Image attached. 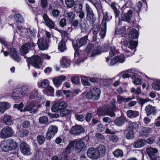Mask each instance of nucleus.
Returning a JSON list of instances; mask_svg holds the SVG:
<instances>
[{
	"mask_svg": "<svg viewBox=\"0 0 160 160\" xmlns=\"http://www.w3.org/2000/svg\"><path fill=\"white\" fill-rule=\"evenodd\" d=\"M28 86L27 85L23 86L19 88L22 97H23L27 92L28 90Z\"/></svg>",
	"mask_w": 160,
	"mask_h": 160,
	"instance_id": "8fccbe9b",
	"label": "nucleus"
},
{
	"mask_svg": "<svg viewBox=\"0 0 160 160\" xmlns=\"http://www.w3.org/2000/svg\"><path fill=\"white\" fill-rule=\"evenodd\" d=\"M27 61L29 62L34 67L39 68H40V64L41 62V59L40 57L37 55L32 56L28 59H27Z\"/></svg>",
	"mask_w": 160,
	"mask_h": 160,
	"instance_id": "1a4fd4ad",
	"label": "nucleus"
},
{
	"mask_svg": "<svg viewBox=\"0 0 160 160\" xmlns=\"http://www.w3.org/2000/svg\"><path fill=\"white\" fill-rule=\"evenodd\" d=\"M45 140V137L42 135H38L37 137V141L39 145L43 144Z\"/></svg>",
	"mask_w": 160,
	"mask_h": 160,
	"instance_id": "864d4df0",
	"label": "nucleus"
},
{
	"mask_svg": "<svg viewBox=\"0 0 160 160\" xmlns=\"http://www.w3.org/2000/svg\"><path fill=\"white\" fill-rule=\"evenodd\" d=\"M88 35H86L81 38L80 39H78L76 44L73 43V47L74 49H76L86 45L88 42Z\"/></svg>",
	"mask_w": 160,
	"mask_h": 160,
	"instance_id": "4468645a",
	"label": "nucleus"
},
{
	"mask_svg": "<svg viewBox=\"0 0 160 160\" xmlns=\"http://www.w3.org/2000/svg\"><path fill=\"white\" fill-rule=\"evenodd\" d=\"M74 0H65V3L68 8H72L75 5Z\"/></svg>",
	"mask_w": 160,
	"mask_h": 160,
	"instance_id": "603ef678",
	"label": "nucleus"
},
{
	"mask_svg": "<svg viewBox=\"0 0 160 160\" xmlns=\"http://www.w3.org/2000/svg\"><path fill=\"white\" fill-rule=\"evenodd\" d=\"M116 101L114 99H112L111 101V104L110 106H108L107 107L110 108V110H111V111H112L114 112V111L115 110H116L118 108L115 106L114 104L115 103Z\"/></svg>",
	"mask_w": 160,
	"mask_h": 160,
	"instance_id": "49530a36",
	"label": "nucleus"
},
{
	"mask_svg": "<svg viewBox=\"0 0 160 160\" xmlns=\"http://www.w3.org/2000/svg\"><path fill=\"white\" fill-rule=\"evenodd\" d=\"M23 110L24 112L28 111L30 113H34L37 111V108L34 102L32 101L24 108Z\"/></svg>",
	"mask_w": 160,
	"mask_h": 160,
	"instance_id": "f3484780",
	"label": "nucleus"
},
{
	"mask_svg": "<svg viewBox=\"0 0 160 160\" xmlns=\"http://www.w3.org/2000/svg\"><path fill=\"white\" fill-rule=\"evenodd\" d=\"M96 148L100 157L104 156L106 153V149L104 145H100Z\"/></svg>",
	"mask_w": 160,
	"mask_h": 160,
	"instance_id": "cd10ccee",
	"label": "nucleus"
},
{
	"mask_svg": "<svg viewBox=\"0 0 160 160\" xmlns=\"http://www.w3.org/2000/svg\"><path fill=\"white\" fill-rule=\"evenodd\" d=\"M71 112V111L68 109H64L60 112V115L62 117H65L67 115L70 113Z\"/></svg>",
	"mask_w": 160,
	"mask_h": 160,
	"instance_id": "4d7b16f0",
	"label": "nucleus"
},
{
	"mask_svg": "<svg viewBox=\"0 0 160 160\" xmlns=\"http://www.w3.org/2000/svg\"><path fill=\"white\" fill-rule=\"evenodd\" d=\"M113 154L114 157L116 158H121L123 156V151L120 149L116 150L113 152Z\"/></svg>",
	"mask_w": 160,
	"mask_h": 160,
	"instance_id": "58836bf2",
	"label": "nucleus"
},
{
	"mask_svg": "<svg viewBox=\"0 0 160 160\" xmlns=\"http://www.w3.org/2000/svg\"><path fill=\"white\" fill-rule=\"evenodd\" d=\"M11 106L10 104L7 102H0V112L4 113L5 111Z\"/></svg>",
	"mask_w": 160,
	"mask_h": 160,
	"instance_id": "393cba45",
	"label": "nucleus"
},
{
	"mask_svg": "<svg viewBox=\"0 0 160 160\" xmlns=\"http://www.w3.org/2000/svg\"><path fill=\"white\" fill-rule=\"evenodd\" d=\"M91 90L92 93L95 100L98 99L100 98L101 93L100 89L98 88H95L91 89Z\"/></svg>",
	"mask_w": 160,
	"mask_h": 160,
	"instance_id": "c756f323",
	"label": "nucleus"
},
{
	"mask_svg": "<svg viewBox=\"0 0 160 160\" xmlns=\"http://www.w3.org/2000/svg\"><path fill=\"white\" fill-rule=\"evenodd\" d=\"M58 49L61 52H63L66 49V44L64 41L61 40L59 42L58 46Z\"/></svg>",
	"mask_w": 160,
	"mask_h": 160,
	"instance_id": "ea45409f",
	"label": "nucleus"
},
{
	"mask_svg": "<svg viewBox=\"0 0 160 160\" xmlns=\"http://www.w3.org/2000/svg\"><path fill=\"white\" fill-rule=\"evenodd\" d=\"M138 33L137 30L134 29H132L128 34V37L130 39H133L137 38Z\"/></svg>",
	"mask_w": 160,
	"mask_h": 160,
	"instance_id": "7c9ffc66",
	"label": "nucleus"
},
{
	"mask_svg": "<svg viewBox=\"0 0 160 160\" xmlns=\"http://www.w3.org/2000/svg\"><path fill=\"white\" fill-rule=\"evenodd\" d=\"M73 142H70L66 147L65 151L64 152H65L66 154H70L73 150Z\"/></svg>",
	"mask_w": 160,
	"mask_h": 160,
	"instance_id": "4c0bfd02",
	"label": "nucleus"
},
{
	"mask_svg": "<svg viewBox=\"0 0 160 160\" xmlns=\"http://www.w3.org/2000/svg\"><path fill=\"white\" fill-rule=\"evenodd\" d=\"M20 149L21 152L24 155H30L31 149L29 146L25 142H23L21 144Z\"/></svg>",
	"mask_w": 160,
	"mask_h": 160,
	"instance_id": "2eb2a0df",
	"label": "nucleus"
},
{
	"mask_svg": "<svg viewBox=\"0 0 160 160\" xmlns=\"http://www.w3.org/2000/svg\"><path fill=\"white\" fill-rule=\"evenodd\" d=\"M36 44L32 42H30L23 45L20 49V52L22 54H25L28 52L30 49L34 48Z\"/></svg>",
	"mask_w": 160,
	"mask_h": 160,
	"instance_id": "9d476101",
	"label": "nucleus"
},
{
	"mask_svg": "<svg viewBox=\"0 0 160 160\" xmlns=\"http://www.w3.org/2000/svg\"><path fill=\"white\" fill-rule=\"evenodd\" d=\"M126 122L125 118L122 117L117 118L115 121V124L118 126H122Z\"/></svg>",
	"mask_w": 160,
	"mask_h": 160,
	"instance_id": "c9c22d12",
	"label": "nucleus"
},
{
	"mask_svg": "<svg viewBox=\"0 0 160 160\" xmlns=\"http://www.w3.org/2000/svg\"><path fill=\"white\" fill-rule=\"evenodd\" d=\"M72 142H73V146H74L75 151L76 153L82 152L85 149V144L83 140H76Z\"/></svg>",
	"mask_w": 160,
	"mask_h": 160,
	"instance_id": "423d86ee",
	"label": "nucleus"
},
{
	"mask_svg": "<svg viewBox=\"0 0 160 160\" xmlns=\"http://www.w3.org/2000/svg\"><path fill=\"white\" fill-rule=\"evenodd\" d=\"M94 48V45L92 44H88L86 48V52L88 54L91 52L92 51Z\"/></svg>",
	"mask_w": 160,
	"mask_h": 160,
	"instance_id": "3c124183",
	"label": "nucleus"
},
{
	"mask_svg": "<svg viewBox=\"0 0 160 160\" xmlns=\"http://www.w3.org/2000/svg\"><path fill=\"white\" fill-rule=\"evenodd\" d=\"M88 156L93 159H97L100 158L96 148H91L88 149L87 152Z\"/></svg>",
	"mask_w": 160,
	"mask_h": 160,
	"instance_id": "ddd939ff",
	"label": "nucleus"
},
{
	"mask_svg": "<svg viewBox=\"0 0 160 160\" xmlns=\"http://www.w3.org/2000/svg\"><path fill=\"white\" fill-rule=\"evenodd\" d=\"M39 122L41 124H46L48 122V119L47 117L42 116L39 118Z\"/></svg>",
	"mask_w": 160,
	"mask_h": 160,
	"instance_id": "5fc2aeb1",
	"label": "nucleus"
},
{
	"mask_svg": "<svg viewBox=\"0 0 160 160\" xmlns=\"http://www.w3.org/2000/svg\"><path fill=\"white\" fill-rule=\"evenodd\" d=\"M37 44L39 49L41 50H46L48 48V44L46 40L43 38H40L38 39Z\"/></svg>",
	"mask_w": 160,
	"mask_h": 160,
	"instance_id": "6ab92c4d",
	"label": "nucleus"
},
{
	"mask_svg": "<svg viewBox=\"0 0 160 160\" xmlns=\"http://www.w3.org/2000/svg\"><path fill=\"white\" fill-rule=\"evenodd\" d=\"M12 96L14 99H18L22 97L19 88L14 89L12 92Z\"/></svg>",
	"mask_w": 160,
	"mask_h": 160,
	"instance_id": "2f4dec72",
	"label": "nucleus"
},
{
	"mask_svg": "<svg viewBox=\"0 0 160 160\" xmlns=\"http://www.w3.org/2000/svg\"><path fill=\"white\" fill-rule=\"evenodd\" d=\"M146 153L150 157L152 158V157L158 156V149L152 147L146 148Z\"/></svg>",
	"mask_w": 160,
	"mask_h": 160,
	"instance_id": "412c9836",
	"label": "nucleus"
},
{
	"mask_svg": "<svg viewBox=\"0 0 160 160\" xmlns=\"http://www.w3.org/2000/svg\"><path fill=\"white\" fill-rule=\"evenodd\" d=\"M135 70L133 69H128L124 72V73L122 75L123 78H127L131 77L132 78L134 77V74Z\"/></svg>",
	"mask_w": 160,
	"mask_h": 160,
	"instance_id": "bb28decb",
	"label": "nucleus"
},
{
	"mask_svg": "<svg viewBox=\"0 0 160 160\" xmlns=\"http://www.w3.org/2000/svg\"><path fill=\"white\" fill-rule=\"evenodd\" d=\"M14 134V131L11 128L6 126L2 128L0 131V137L5 138L12 136Z\"/></svg>",
	"mask_w": 160,
	"mask_h": 160,
	"instance_id": "39448f33",
	"label": "nucleus"
},
{
	"mask_svg": "<svg viewBox=\"0 0 160 160\" xmlns=\"http://www.w3.org/2000/svg\"><path fill=\"white\" fill-rule=\"evenodd\" d=\"M146 140L143 139H138L136 140L132 144L133 147L138 148L144 146L145 145Z\"/></svg>",
	"mask_w": 160,
	"mask_h": 160,
	"instance_id": "b1692460",
	"label": "nucleus"
},
{
	"mask_svg": "<svg viewBox=\"0 0 160 160\" xmlns=\"http://www.w3.org/2000/svg\"><path fill=\"white\" fill-rule=\"evenodd\" d=\"M117 100L118 101L119 103H121L122 102H128L129 101H131V99L129 98H126L123 97L118 96V97Z\"/></svg>",
	"mask_w": 160,
	"mask_h": 160,
	"instance_id": "a18cd8bd",
	"label": "nucleus"
},
{
	"mask_svg": "<svg viewBox=\"0 0 160 160\" xmlns=\"http://www.w3.org/2000/svg\"><path fill=\"white\" fill-rule=\"evenodd\" d=\"M82 5L81 4H76L74 7L75 11L77 13L82 11Z\"/></svg>",
	"mask_w": 160,
	"mask_h": 160,
	"instance_id": "6e6d98bb",
	"label": "nucleus"
},
{
	"mask_svg": "<svg viewBox=\"0 0 160 160\" xmlns=\"http://www.w3.org/2000/svg\"><path fill=\"white\" fill-rule=\"evenodd\" d=\"M110 108L107 107L106 108H100L98 109V114L99 116L108 115L111 117H114L115 113L112 111H111Z\"/></svg>",
	"mask_w": 160,
	"mask_h": 160,
	"instance_id": "6e6552de",
	"label": "nucleus"
},
{
	"mask_svg": "<svg viewBox=\"0 0 160 160\" xmlns=\"http://www.w3.org/2000/svg\"><path fill=\"white\" fill-rule=\"evenodd\" d=\"M75 117L76 119L78 121L82 122L84 120V116L82 115L76 113L75 114Z\"/></svg>",
	"mask_w": 160,
	"mask_h": 160,
	"instance_id": "774afa93",
	"label": "nucleus"
},
{
	"mask_svg": "<svg viewBox=\"0 0 160 160\" xmlns=\"http://www.w3.org/2000/svg\"><path fill=\"white\" fill-rule=\"evenodd\" d=\"M128 117L130 118H133L138 117L139 115V112L136 111L128 110L127 112Z\"/></svg>",
	"mask_w": 160,
	"mask_h": 160,
	"instance_id": "c85d7f7f",
	"label": "nucleus"
},
{
	"mask_svg": "<svg viewBox=\"0 0 160 160\" xmlns=\"http://www.w3.org/2000/svg\"><path fill=\"white\" fill-rule=\"evenodd\" d=\"M67 18L70 22H72L75 18V15L72 12L67 13Z\"/></svg>",
	"mask_w": 160,
	"mask_h": 160,
	"instance_id": "c03bdc74",
	"label": "nucleus"
},
{
	"mask_svg": "<svg viewBox=\"0 0 160 160\" xmlns=\"http://www.w3.org/2000/svg\"><path fill=\"white\" fill-rule=\"evenodd\" d=\"M79 22L80 21L77 19L73 20L71 22H72L71 24L72 26L75 29L77 28L79 24Z\"/></svg>",
	"mask_w": 160,
	"mask_h": 160,
	"instance_id": "0e129e2a",
	"label": "nucleus"
},
{
	"mask_svg": "<svg viewBox=\"0 0 160 160\" xmlns=\"http://www.w3.org/2000/svg\"><path fill=\"white\" fill-rule=\"evenodd\" d=\"M70 61L69 59L65 57L62 58L61 63L62 67L65 68L69 67L70 64Z\"/></svg>",
	"mask_w": 160,
	"mask_h": 160,
	"instance_id": "72a5a7b5",
	"label": "nucleus"
},
{
	"mask_svg": "<svg viewBox=\"0 0 160 160\" xmlns=\"http://www.w3.org/2000/svg\"><path fill=\"white\" fill-rule=\"evenodd\" d=\"M17 27L18 30V32L21 35H23L27 30L25 28L22 26H18Z\"/></svg>",
	"mask_w": 160,
	"mask_h": 160,
	"instance_id": "bf43d9fd",
	"label": "nucleus"
},
{
	"mask_svg": "<svg viewBox=\"0 0 160 160\" xmlns=\"http://www.w3.org/2000/svg\"><path fill=\"white\" fill-rule=\"evenodd\" d=\"M101 47L100 46H98L93 49V51L91 52V57H93L98 54H99L101 53Z\"/></svg>",
	"mask_w": 160,
	"mask_h": 160,
	"instance_id": "f704fd0d",
	"label": "nucleus"
},
{
	"mask_svg": "<svg viewBox=\"0 0 160 160\" xmlns=\"http://www.w3.org/2000/svg\"><path fill=\"white\" fill-rule=\"evenodd\" d=\"M102 12L103 13V18L100 27L94 25L93 29V37L96 40L99 39V38L102 39L104 38L106 31V22L110 20L112 18V16L108 12L104 13L103 11Z\"/></svg>",
	"mask_w": 160,
	"mask_h": 160,
	"instance_id": "f257e3e1",
	"label": "nucleus"
},
{
	"mask_svg": "<svg viewBox=\"0 0 160 160\" xmlns=\"http://www.w3.org/2000/svg\"><path fill=\"white\" fill-rule=\"evenodd\" d=\"M121 19L123 21L128 22H130V18L128 16V15H127L126 14H123L122 15Z\"/></svg>",
	"mask_w": 160,
	"mask_h": 160,
	"instance_id": "69168bd1",
	"label": "nucleus"
},
{
	"mask_svg": "<svg viewBox=\"0 0 160 160\" xmlns=\"http://www.w3.org/2000/svg\"><path fill=\"white\" fill-rule=\"evenodd\" d=\"M49 82L47 79L43 80L41 84V87L43 88H47L49 85Z\"/></svg>",
	"mask_w": 160,
	"mask_h": 160,
	"instance_id": "e2e57ef3",
	"label": "nucleus"
},
{
	"mask_svg": "<svg viewBox=\"0 0 160 160\" xmlns=\"http://www.w3.org/2000/svg\"><path fill=\"white\" fill-rule=\"evenodd\" d=\"M142 8V2L141 1H138L136 4L134 8L135 10L137 12H139L141 10Z\"/></svg>",
	"mask_w": 160,
	"mask_h": 160,
	"instance_id": "13d9d810",
	"label": "nucleus"
},
{
	"mask_svg": "<svg viewBox=\"0 0 160 160\" xmlns=\"http://www.w3.org/2000/svg\"><path fill=\"white\" fill-rule=\"evenodd\" d=\"M128 126L129 128L136 129L138 128L139 124L137 122L129 121L128 122Z\"/></svg>",
	"mask_w": 160,
	"mask_h": 160,
	"instance_id": "37998d69",
	"label": "nucleus"
},
{
	"mask_svg": "<svg viewBox=\"0 0 160 160\" xmlns=\"http://www.w3.org/2000/svg\"><path fill=\"white\" fill-rule=\"evenodd\" d=\"M10 54L11 58L14 60L18 62L21 60L19 54L16 49L14 48H11L10 51Z\"/></svg>",
	"mask_w": 160,
	"mask_h": 160,
	"instance_id": "4be33fe9",
	"label": "nucleus"
},
{
	"mask_svg": "<svg viewBox=\"0 0 160 160\" xmlns=\"http://www.w3.org/2000/svg\"><path fill=\"white\" fill-rule=\"evenodd\" d=\"M14 18L16 21V22L18 24V23H22L24 22V19L20 14H15Z\"/></svg>",
	"mask_w": 160,
	"mask_h": 160,
	"instance_id": "a19ab883",
	"label": "nucleus"
},
{
	"mask_svg": "<svg viewBox=\"0 0 160 160\" xmlns=\"http://www.w3.org/2000/svg\"><path fill=\"white\" fill-rule=\"evenodd\" d=\"M79 25L81 30L82 31H86L88 29V26L85 22H83L82 20H80Z\"/></svg>",
	"mask_w": 160,
	"mask_h": 160,
	"instance_id": "79ce46f5",
	"label": "nucleus"
},
{
	"mask_svg": "<svg viewBox=\"0 0 160 160\" xmlns=\"http://www.w3.org/2000/svg\"><path fill=\"white\" fill-rule=\"evenodd\" d=\"M125 61V56L123 55L115 57L110 61V65L113 66L116 64L118 62L123 63Z\"/></svg>",
	"mask_w": 160,
	"mask_h": 160,
	"instance_id": "a211bd4d",
	"label": "nucleus"
},
{
	"mask_svg": "<svg viewBox=\"0 0 160 160\" xmlns=\"http://www.w3.org/2000/svg\"><path fill=\"white\" fill-rule=\"evenodd\" d=\"M118 53V50L116 49L114 46H111L110 47L109 56L112 57L115 54Z\"/></svg>",
	"mask_w": 160,
	"mask_h": 160,
	"instance_id": "e433bc0d",
	"label": "nucleus"
},
{
	"mask_svg": "<svg viewBox=\"0 0 160 160\" xmlns=\"http://www.w3.org/2000/svg\"><path fill=\"white\" fill-rule=\"evenodd\" d=\"M152 130L151 129L148 128H143L139 132V135L143 137H146L148 134L151 132Z\"/></svg>",
	"mask_w": 160,
	"mask_h": 160,
	"instance_id": "a878e982",
	"label": "nucleus"
},
{
	"mask_svg": "<svg viewBox=\"0 0 160 160\" xmlns=\"http://www.w3.org/2000/svg\"><path fill=\"white\" fill-rule=\"evenodd\" d=\"M3 121L5 124L10 125L12 122L11 116L9 115H5L3 118Z\"/></svg>",
	"mask_w": 160,
	"mask_h": 160,
	"instance_id": "473e14b6",
	"label": "nucleus"
},
{
	"mask_svg": "<svg viewBox=\"0 0 160 160\" xmlns=\"http://www.w3.org/2000/svg\"><path fill=\"white\" fill-rule=\"evenodd\" d=\"M24 105L22 102H21L19 104H15L14 105V107L15 108H17L19 110H20L21 112H23L24 111L23 109H22L23 108Z\"/></svg>",
	"mask_w": 160,
	"mask_h": 160,
	"instance_id": "680f3d73",
	"label": "nucleus"
},
{
	"mask_svg": "<svg viewBox=\"0 0 160 160\" xmlns=\"http://www.w3.org/2000/svg\"><path fill=\"white\" fill-rule=\"evenodd\" d=\"M18 144L13 139L9 138L2 141L0 145L3 152H8L15 149L17 147Z\"/></svg>",
	"mask_w": 160,
	"mask_h": 160,
	"instance_id": "f03ea898",
	"label": "nucleus"
},
{
	"mask_svg": "<svg viewBox=\"0 0 160 160\" xmlns=\"http://www.w3.org/2000/svg\"><path fill=\"white\" fill-rule=\"evenodd\" d=\"M84 132V128L80 125H76L72 127L70 132L73 135L78 136Z\"/></svg>",
	"mask_w": 160,
	"mask_h": 160,
	"instance_id": "9b49d317",
	"label": "nucleus"
},
{
	"mask_svg": "<svg viewBox=\"0 0 160 160\" xmlns=\"http://www.w3.org/2000/svg\"><path fill=\"white\" fill-rule=\"evenodd\" d=\"M145 110L147 113V116H149L152 114H155L156 112V109L155 107L148 105L146 107Z\"/></svg>",
	"mask_w": 160,
	"mask_h": 160,
	"instance_id": "5701e85b",
	"label": "nucleus"
},
{
	"mask_svg": "<svg viewBox=\"0 0 160 160\" xmlns=\"http://www.w3.org/2000/svg\"><path fill=\"white\" fill-rule=\"evenodd\" d=\"M152 88L156 90H160V81H157L153 82L152 84Z\"/></svg>",
	"mask_w": 160,
	"mask_h": 160,
	"instance_id": "09e8293b",
	"label": "nucleus"
},
{
	"mask_svg": "<svg viewBox=\"0 0 160 160\" xmlns=\"http://www.w3.org/2000/svg\"><path fill=\"white\" fill-rule=\"evenodd\" d=\"M67 107V103L64 102H57L54 104L51 108L52 111L57 112Z\"/></svg>",
	"mask_w": 160,
	"mask_h": 160,
	"instance_id": "f8f14e48",
	"label": "nucleus"
},
{
	"mask_svg": "<svg viewBox=\"0 0 160 160\" xmlns=\"http://www.w3.org/2000/svg\"><path fill=\"white\" fill-rule=\"evenodd\" d=\"M135 132L133 130L129 131L126 135V138L128 139H132L134 137Z\"/></svg>",
	"mask_w": 160,
	"mask_h": 160,
	"instance_id": "de8ad7c7",
	"label": "nucleus"
},
{
	"mask_svg": "<svg viewBox=\"0 0 160 160\" xmlns=\"http://www.w3.org/2000/svg\"><path fill=\"white\" fill-rule=\"evenodd\" d=\"M42 17L44 21V23L46 26L50 28H54L55 24L54 22L48 17L46 13L42 15Z\"/></svg>",
	"mask_w": 160,
	"mask_h": 160,
	"instance_id": "dca6fc26",
	"label": "nucleus"
},
{
	"mask_svg": "<svg viewBox=\"0 0 160 160\" xmlns=\"http://www.w3.org/2000/svg\"><path fill=\"white\" fill-rule=\"evenodd\" d=\"M86 12V19L89 24L93 26L96 20V17L93 11L90 6L88 3L85 4Z\"/></svg>",
	"mask_w": 160,
	"mask_h": 160,
	"instance_id": "20e7f679",
	"label": "nucleus"
},
{
	"mask_svg": "<svg viewBox=\"0 0 160 160\" xmlns=\"http://www.w3.org/2000/svg\"><path fill=\"white\" fill-rule=\"evenodd\" d=\"M58 131V128L53 125H51L48 128L46 133V138L47 140H50L52 138Z\"/></svg>",
	"mask_w": 160,
	"mask_h": 160,
	"instance_id": "0eeeda50",
	"label": "nucleus"
},
{
	"mask_svg": "<svg viewBox=\"0 0 160 160\" xmlns=\"http://www.w3.org/2000/svg\"><path fill=\"white\" fill-rule=\"evenodd\" d=\"M121 43L122 45V46H121V48L123 50L126 52H131L130 54L129 55H131L134 54L136 50V47L137 45V42L136 41H131L129 42V46H128V48H130L131 50H133V52H132L131 51H129L127 49V47L128 45V42L126 40L124 39L122 40L121 41Z\"/></svg>",
	"mask_w": 160,
	"mask_h": 160,
	"instance_id": "7ed1b4c3",
	"label": "nucleus"
},
{
	"mask_svg": "<svg viewBox=\"0 0 160 160\" xmlns=\"http://www.w3.org/2000/svg\"><path fill=\"white\" fill-rule=\"evenodd\" d=\"M86 96L88 99L95 100L91 89L87 92Z\"/></svg>",
	"mask_w": 160,
	"mask_h": 160,
	"instance_id": "338daca9",
	"label": "nucleus"
},
{
	"mask_svg": "<svg viewBox=\"0 0 160 160\" xmlns=\"http://www.w3.org/2000/svg\"><path fill=\"white\" fill-rule=\"evenodd\" d=\"M28 134V131L26 129L20 131L18 133V135L21 137H23L27 136Z\"/></svg>",
	"mask_w": 160,
	"mask_h": 160,
	"instance_id": "052dcab7",
	"label": "nucleus"
},
{
	"mask_svg": "<svg viewBox=\"0 0 160 160\" xmlns=\"http://www.w3.org/2000/svg\"><path fill=\"white\" fill-rule=\"evenodd\" d=\"M66 79L65 76L63 75H60L52 79L54 84L58 88L61 85L62 81H64Z\"/></svg>",
	"mask_w": 160,
	"mask_h": 160,
	"instance_id": "aec40b11",
	"label": "nucleus"
}]
</instances>
